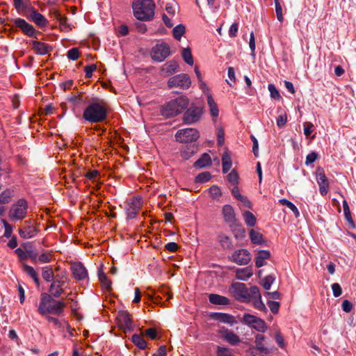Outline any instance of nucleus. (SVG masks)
<instances>
[{"label":"nucleus","mask_w":356,"mask_h":356,"mask_svg":"<svg viewBox=\"0 0 356 356\" xmlns=\"http://www.w3.org/2000/svg\"><path fill=\"white\" fill-rule=\"evenodd\" d=\"M106 104L103 99H92L83 113V118L90 123L102 122L106 119Z\"/></svg>","instance_id":"f257e3e1"},{"label":"nucleus","mask_w":356,"mask_h":356,"mask_svg":"<svg viewBox=\"0 0 356 356\" xmlns=\"http://www.w3.org/2000/svg\"><path fill=\"white\" fill-rule=\"evenodd\" d=\"M65 304L57 300L49 293H42L38 305V313L42 316L47 314L60 315L63 313Z\"/></svg>","instance_id":"f03ea898"},{"label":"nucleus","mask_w":356,"mask_h":356,"mask_svg":"<svg viewBox=\"0 0 356 356\" xmlns=\"http://www.w3.org/2000/svg\"><path fill=\"white\" fill-rule=\"evenodd\" d=\"M155 8L152 0H134L132 3L134 15L140 21H151L155 15Z\"/></svg>","instance_id":"7ed1b4c3"},{"label":"nucleus","mask_w":356,"mask_h":356,"mask_svg":"<svg viewBox=\"0 0 356 356\" xmlns=\"http://www.w3.org/2000/svg\"><path fill=\"white\" fill-rule=\"evenodd\" d=\"M222 215L224 221L229 225L234 236L238 238L243 236L245 229L236 218L234 207L230 204H225L222 208Z\"/></svg>","instance_id":"20e7f679"},{"label":"nucleus","mask_w":356,"mask_h":356,"mask_svg":"<svg viewBox=\"0 0 356 356\" xmlns=\"http://www.w3.org/2000/svg\"><path fill=\"white\" fill-rule=\"evenodd\" d=\"M188 103V97L181 96L164 104L161 108V113L165 118L176 116L186 108Z\"/></svg>","instance_id":"39448f33"},{"label":"nucleus","mask_w":356,"mask_h":356,"mask_svg":"<svg viewBox=\"0 0 356 356\" xmlns=\"http://www.w3.org/2000/svg\"><path fill=\"white\" fill-rule=\"evenodd\" d=\"M27 211L28 202L25 199L21 198L12 204L8 212V216L13 221L19 220L26 216Z\"/></svg>","instance_id":"423d86ee"},{"label":"nucleus","mask_w":356,"mask_h":356,"mask_svg":"<svg viewBox=\"0 0 356 356\" xmlns=\"http://www.w3.org/2000/svg\"><path fill=\"white\" fill-rule=\"evenodd\" d=\"M229 291L237 300L243 302H250V288L248 289L245 284L241 282L232 283Z\"/></svg>","instance_id":"0eeeda50"},{"label":"nucleus","mask_w":356,"mask_h":356,"mask_svg":"<svg viewBox=\"0 0 356 356\" xmlns=\"http://www.w3.org/2000/svg\"><path fill=\"white\" fill-rule=\"evenodd\" d=\"M67 277L65 275H57L54 280L51 282L49 288V295L57 298H59L66 287Z\"/></svg>","instance_id":"6e6552de"},{"label":"nucleus","mask_w":356,"mask_h":356,"mask_svg":"<svg viewBox=\"0 0 356 356\" xmlns=\"http://www.w3.org/2000/svg\"><path fill=\"white\" fill-rule=\"evenodd\" d=\"M241 322L259 332H264L267 330V325L263 319L248 313L244 314Z\"/></svg>","instance_id":"1a4fd4ad"},{"label":"nucleus","mask_w":356,"mask_h":356,"mask_svg":"<svg viewBox=\"0 0 356 356\" xmlns=\"http://www.w3.org/2000/svg\"><path fill=\"white\" fill-rule=\"evenodd\" d=\"M199 137V131L196 129L193 128L179 129L175 134L176 140L182 143L194 142L197 140Z\"/></svg>","instance_id":"9d476101"},{"label":"nucleus","mask_w":356,"mask_h":356,"mask_svg":"<svg viewBox=\"0 0 356 356\" xmlns=\"http://www.w3.org/2000/svg\"><path fill=\"white\" fill-rule=\"evenodd\" d=\"M191 85L190 76L184 73L173 76L168 81V86L170 88H179L181 90H187L190 88Z\"/></svg>","instance_id":"9b49d317"},{"label":"nucleus","mask_w":356,"mask_h":356,"mask_svg":"<svg viewBox=\"0 0 356 356\" xmlns=\"http://www.w3.org/2000/svg\"><path fill=\"white\" fill-rule=\"evenodd\" d=\"M150 54L154 61L162 62L170 56V47L165 42L156 44L152 47Z\"/></svg>","instance_id":"f8f14e48"},{"label":"nucleus","mask_w":356,"mask_h":356,"mask_svg":"<svg viewBox=\"0 0 356 356\" xmlns=\"http://www.w3.org/2000/svg\"><path fill=\"white\" fill-rule=\"evenodd\" d=\"M203 114V108L200 106H191L185 111L183 121L186 124H193L198 122Z\"/></svg>","instance_id":"ddd939ff"},{"label":"nucleus","mask_w":356,"mask_h":356,"mask_svg":"<svg viewBox=\"0 0 356 356\" xmlns=\"http://www.w3.org/2000/svg\"><path fill=\"white\" fill-rule=\"evenodd\" d=\"M143 207L142 198L134 196L129 199L127 202L125 208L127 218L134 219L137 217L138 212Z\"/></svg>","instance_id":"4468645a"},{"label":"nucleus","mask_w":356,"mask_h":356,"mask_svg":"<svg viewBox=\"0 0 356 356\" xmlns=\"http://www.w3.org/2000/svg\"><path fill=\"white\" fill-rule=\"evenodd\" d=\"M232 262L240 266L248 264L251 260V256L249 251L244 248L235 250L229 257Z\"/></svg>","instance_id":"2eb2a0df"},{"label":"nucleus","mask_w":356,"mask_h":356,"mask_svg":"<svg viewBox=\"0 0 356 356\" xmlns=\"http://www.w3.org/2000/svg\"><path fill=\"white\" fill-rule=\"evenodd\" d=\"M220 337L232 346H236L241 342L240 337L232 330L222 327L218 331Z\"/></svg>","instance_id":"dca6fc26"},{"label":"nucleus","mask_w":356,"mask_h":356,"mask_svg":"<svg viewBox=\"0 0 356 356\" xmlns=\"http://www.w3.org/2000/svg\"><path fill=\"white\" fill-rule=\"evenodd\" d=\"M316 181L319 186V193L322 196L327 194L330 184L328 179L322 168H318L316 172Z\"/></svg>","instance_id":"f3484780"},{"label":"nucleus","mask_w":356,"mask_h":356,"mask_svg":"<svg viewBox=\"0 0 356 356\" xmlns=\"http://www.w3.org/2000/svg\"><path fill=\"white\" fill-rule=\"evenodd\" d=\"M119 326L128 331H132L134 325L129 313L127 311H120L117 316Z\"/></svg>","instance_id":"a211bd4d"},{"label":"nucleus","mask_w":356,"mask_h":356,"mask_svg":"<svg viewBox=\"0 0 356 356\" xmlns=\"http://www.w3.org/2000/svg\"><path fill=\"white\" fill-rule=\"evenodd\" d=\"M14 23L17 27L20 29L22 31L29 37L37 38V31L25 19L22 18H17L14 20Z\"/></svg>","instance_id":"6ab92c4d"},{"label":"nucleus","mask_w":356,"mask_h":356,"mask_svg":"<svg viewBox=\"0 0 356 356\" xmlns=\"http://www.w3.org/2000/svg\"><path fill=\"white\" fill-rule=\"evenodd\" d=\"M251 301L256 309L260 311L266 310V307L261 300L259 289L257 286H252L250 287V302Z\"/></svg>","instance_id":"aec40b11"},{"label":"nucleus","mask_w":356,"mask_h":356,"mask_svg":"<svg viewBox=\"0 0 356 356\" xmlns=\"http://www.w3.org/2000/svg\"><path fill=\"white\" fill-rule=\"evenodd\" d=\"M72 275L77 281H82L88 278V273L86 268L81 262H76L71 266Z\"/></svg>","instance_id":"412c9836"},{"label":"nucleus","mask_w":356,"mask_h":356,"mask_svg":"<svg viewBox=\"0 0 356 356\" xmlns=\"http://www.w3.org/2000/svg\"><path fill=\"white\" fill-rule=\"evenodd\" d=\"M29 19L40 28L47 26V19L44 15L40 14L36 9L32 8L29 12Z\"/></svg>","instance_id":"4be33fe9"},{"label":"nucleus","mask_w":356,"mask_h":356,"mask_svg":"<svg viewBox=\"0 0 356 356\" xmlns=\"http://www.w3.org/2000/svg\"><path fill=\"white\" fill-rule=\"evenodd\" d=\"M31 44L33 49L40 55H45L52 51V47L51 45L40 41L33 40Z\"/></svg>","instance_id":"5701e85b"},{"label":"nucleus","mask_w":356,"mask_h":356,"mask_svg":"<svg viewBox=\"0 0 356 356\" xmlns=\"http://www.w3.org/2000/svg\"><path fill=\"white\" fill-rule=\"evenodd\" d=\"M211 316L215 320L218 321L221 323H227L231 326L236 323L234 316L229 314L215 312L212 314Z\"/></svg>","instance_id":"b1692460"},{"label":"nucleus","mask_w":356,"mask_h":356,"mask_svg":"<svg viewBox=\"0 0 356 356\" xmlns=\"http://www.w3.org/2000/svg\"><path fill=\"white\" fill-rule=\"evenodd\" d=\"M179 65L175 60H170L165 63L161 68L163 76H168L178 71Z\"/></svg>","instance_id":"393cba45"},{"label":"nucleus","mask_w":356,"mask_h":356,"mask_svg":"<svg viewBox=\"0 0 356 356\" xmlns=\"http://www.w3.org/2000/svg\"><path fill=\"white\" fill-rule=\"evenodd\" d=\"M22 270L24 273H25L28 276H29L33 280L34 283L35 284V285L37 286H40V280L39 278V275L33 267H32L26 264H22Z\"/></svg>","instance_id":"a878e982"},{"label":"nucleus","mask_w":356,"mask_h":356,"mask_svg":"<svg viewBox=\"0 0 356 356\" xmlns=\"http://www.w3.org/2000/svg\"><path fill=\"white\" fill-rule=\"evenodd\" d=\"M209 300L211 304L218 305H228L230 304L229 298L216 293H211L209 296Z\"/></svg>","instance_id":"bb28decb"},{"label":"nucleus","mask_w":356,"mask_h":356,"mask_svg":"<svg viewBox=\"0 0 356 356\" xmlns=\"http://www.w3.org/2000/svg\"><path fill=\"white\" fill-rule=\"evenodd\" d=\"M217 240L223 250H230L233 248L232 239L223 233L218 235Z\"/></svg>","instance_id":"cd10ccee"},{"label":"nucleus","mask_w":356,"mask_h":356,"mask_svg":"<svg viewBox=\"0 0 356 356\" xmlns=\"http://www.w3.org/2000/svg\"><path fill=\"white\" fill-rule=\"evenodd\" d=\"M253 275L250 267L238 268L236 271V277L237 280L246 281Z\"/></svg>","instance_id":"c85d7f7f"},{"label":"nucleus","mask_w":356,"mask_h":356,"mask_svg":"<svg viewBox=\"0 0 356 356\" xmlns=\"http://www.w3.org/2000/svg\"><path fill=\"white\" fill-rule=\"evenodd\" d=\"M97 275L102 287L106 290L111 289V282L108 279L102 268L98 269Z\"/></svg>","instance_id":"c756f323"},{"label":"nucleus","mask_w":356,"mask_h":356,"mask_svg":"<svg viewBox=\"0 0 356 356\" xmlns=\"http://www.w3.org/2000/svg\"><path fill=\"white\" fill-rule=\"evenodd\" d=\"M211 164V159L209 154L204 153L197 159L193 166L197 168H203L209 166Z\"/></svg>","instance_id":"7c9ffc66"},{"label":"nucleus","mask_w":356,"mask_h":356,"mask_svg":"<svg viewBox=\"0 0 356 356\" xmlns=\"http://www.w3.org/2000/svg\"><path fill=\"white\" fill-rule=\"evenodd\" d=\"M270 253L268 250H260L255 259V266L260 268L266 264L265 260L268 259Z\"/></svg>","instance_id":"2f4dec72"},{"label":"nucleus","mask_w":356,"mask_h":356,"mask_svg":"<svg viewBox=\"0 0 356 356\" xmlns=\"http://www.w3.org/2000/svg\"><path fill=\"white\" fill-rule=\"evenodd\" d=\"M222 170L224 174L229 172V170L232 168V161L231 156L228 152H225L222 156Z\"/></svg>","instance_id":"473e14b6"},{"label":"nucleus","mask_w":356,"mask_h":356,"mask_svg":"<svg viewBox=\"0 0 356 356\" xmlns=\"http://www.w3.org/2000/svg\"><path fill=\"white\" fill-rule=\"evenodd\" d=\"M207 99L211 115L213 118H217L219 115L218 106L214 101L212 95H208Z\"/></svg>","instance_id":"72a5a7b5"},{"label":"nucleus","mask_w":356,"mask_h":356,"mask_svg":"<svg viewBox=\"0 0 356 356\" xmlns=\"http://www.w3.org/2000/svg\"><path fill=\"white\" fill-rule=\"evenodd\" d=\"M42 277L46 282H51L56 277L53 269L49 266H43L41 268Z\"/></svg>","instance_id":"f704fd0d"},{"label":"nucleus","mask_w":356,"mask_h":356,"mask_svg":"<svg viewBox=\"0 0 356 356\" xmlns=\"http://www.w3.org/2000/svg\"><path fill=\"white\" fill-rule=\"evenodd\" d=\"M243 220L247 226L250 227H254L257 223L255 216L249 211H245L242 213Z\"/></svg>","instance_id":"c9c22d12"},{"label":"nucleus","mask_w":356,"mask_h":356,"mask_svg":"<svg viewBox=\"0 0 356 356\" xmlns=\"http://www.w3.org/2000/svg\"><path fill=\"white\" fill-rule=\"evenodd\" d=\"M37 233V230L31 226L25 227L19 229V234L23 238H30L33 237Z\"/></svg>","instance_id":"e433bc0d"},{"label":"nucleus","mask_w":356,"mask_h":356,"mask_svg":"<svg viewBox=\"0 0 356 356\" xmlns=\"http://www.w3.org/2000/svg\"><path fill=\"white\" fill-rule=\"evenodd\" d=\"M251 242L257 245H262L264 243V240L261 234L258 232L251 229L249 233Z\"/></svg>","instance_id":"4c0bfd02"},{"label":"nucleus","mask_w":356,"mask_h":356,"mask_svg":"<svg viewBox=\"0 0 356 356\" xmlns=\"http://www.w3.org/2000/svg\"><path fill=\"white\" fill-rule=\"evenodd\" d=\"M131 341L140 350H145L147 347V342L138 334H134L131 337Z\"/></svg>","instance_id":"58836bf2"},{"label":"nucleus","mask_w":356,"mask_h":356,"mask_svg":"<svg viewBox=\"0 0 356 356\" xmlns=\"http://www.w3.org/2000/svg\"><path fill=\"white\" fill-rule=\"evenodd\" d=\"M343 209L345 219L348 222V224L353 227L355 226L354 221L351 216L348 204L346 200L343 201Z\"/></svg>","instance_id":"ea45409f"},{"label":"nucleus","mask_w":356,"mask_h":356,"mask_svg":"<svg viewBox=\"0 0 356 356\" xmlns=\"http://www.w3.org/2000/svg\"><path fill=\"white\" fill-rule=\"evenodd\" d=\"M282 205L287 207L293 213L294 216L297 218L300 216V212L297 207L291 201L283 198L279 200Z\"/></svg>","instance_id":"a19ab883"},{"label":"nucleus","mask_w":356,"mask_h":356,"mask_svg":"<svg viewBox=\"0 0 356 356\" xmlns=\"http://www.w3.org/2000/svg\"><path fill=\"white\" fill-rule=\"evenodd\" d=\"M13 4L19 13L26 11L29 8L28 0H13Z\"/></svg>","instance_id":"79ce46f5"},{"label":"nucleus","mask_w":356,"mask_h":356,"mask_svg":"<svg viewBox=\"0 0 356 356\" xmlns=\"http://www.w3.org/2000/svg\"><path fill=\"white\" fill-rule=\"evenodd\" d=\"M13 196V191L6 189L0 193V204H5L10 202L11 197Z\"/></svg>","instance_id":"37998d69"},{"label":"nucleus","mask_w":356,"mask_h":356,"mask_svg":"<svg viewBox=\"0 0 356 356\" xmlns=\"http://www.w3.org/2000/svg\"><path fill=\"white\" fill-rule=\"evenodd\" d=\"M195 147L193 145L187 146L181 151V156L184 160L189 159L195 153Z\"/></svg>","instance_id":"c03bdc74"},{"label":"nucleus","mask_w":356,"mask_h":356,"mask_svg":"<svg viewBox=\"0 0 356 356\" xmlns=\"http://www.w3.org/2000/svg\"><path fill=\"white\" fill-rule=\"evenodd\" d=\"M181 56L186 63H187L189 65H193V58L192 56L191 51L189 48L183 49Z\"/></svg>","instance_id":"a18cd8bd"},{"label":"nucleus","mask_w":356,"mask_h":356,"mask_svg":"<svg viewBox=\"0 0 356 356\" xmlns=\"http://www.w3.org/2000/svg\"><path fill=\"white\" fill-rule=\"evenodd\" d=\"M185 31V26L181 24H178L176 26H175L172 30L173 36L176 40H180L181 36L184 34Z\"/></svg>","instance_id":"49530a36"},{"label":"nucleus","mask_w":356,"mask_h":356,"mask_svg":"<svg viewBox=\"0 0 356 356\" xmlns=\"http://www.w3.org/2000/svg\"><path fill=\"white\" fill-rule=\"evenodd\" d=\"M275 277L273 275H268L262 280V286L265 290H269L275 282Z\"/></svg>","instance_id":"de8ad7c7"},{"label":"nucleus","mask_w":356,"mask_h":356,"mask_svg":"<svg viewBox=\"0 0 356 356\" xmlns=\"http://www.w3.org/2000/svg\"><path fill=\"white\" fill-rule=\"evenodd\" d=\"M211 178V175L209 172H203L195 177L196 183H205L209 181Z\"/></svg>","instance_id":"09e8293b"},{"label":"nucleus","mask_w":356,"mask_h":356,"mask_svg":"<svg viewBox=\"0 0 356 356\" xmlns=\"http://www.w3.org/2000/svg\"><path fill=\"white\" fill-rule=\"evenodd\" d=\"M268 89L270 92V96L272 99L275 100H279L281 99V95L274 84H268Z\"/></svg>","instance_id":"8fccbe9b"},{"label":"nucleus","mask_w":356,"mask_h":356,"mask_svg":"<svg viewBox=\"0 0 356 356\" xmlns=\"http://www.w3.org/2000/svg\"><path fill=\"white\" fill-rule=\"evenodd\" d=\"M216 356H235L231 350L227 347L218 346L216 348Z\"/></svg>","instance_id":"3c124183"},{"label":"nucleus","mask_w":356,"mask_h":356,"mask_svg":"<svg viewBox=\"0 0 356 356\" xmlns=\"http://www.w3.org/2000/svg\"><path fill=\"white\" fill-rule=\"evenodd\" d=\"M51 260V254L50 252H43L38 254V261L41 264L49 263Z\"/></svg>","instance_id":"603ef678"},{"label":"nucleus","mask_w":356,"mask_h":356,"mask_svg":"<svg viewBox=\"0 0 356 356\" xmlns=\"http://www.w3.org/2000/svg\"><path fill=\"white\" fill-rule=\"evenodd\" d=\"M264 338V336L262 334H257L255 337V343L257 348L261 352H264L266 350L264 345L263 344Z\"/></svg>","instance_id":"864d4df0"},{"label":"nucleus","mask_w":356,"mask_h":356,"mask_svg":"<svg viewBox=\"0 0 356 356\" xmlns=\"http://www.w3.org/2000/svg\"><path fill=\"white\" fill-rule=\"evenodd\" d=\"M227 180L230 184H232L234 186H237L238 175L236 170H233L228 174Z\"/></svg>","instance_id":"5fc2aeb1"},{"label":"nucleus","mask_w":356,"mask_h":356,"mask_svg":"<svg viewBox=\"0 0 356 356\" xmlns=\"http://www.w3.org/2000/svg\"><path fill=\"white\" fill-rule=\"evenodd\" d=\"M274 1H275V13H276L277 18L280 22H282L284 19L283 15H282V6H281L279 0H274Z\"/></svg>","instance_id":"6e6d98bb"},{"label":"nucleus","mask_w":356,"mask_h":356,"mask_svg":"<svg viewBox=\"0 0 356 356\" xmlns=\"http://www.w3.org/2000/svg\"><path fill=\"white\" fill-rule=\"evenodd\" d=\"M318 156V154L315 152H311L310 153H309L306 156L305 163V165L308 166L314 163L315 161L317 159Z\"/></svg>","instance_id":"4d7b16f0"},{"label":"nucleus","mask_w":356,"mask_h":356,"mask_svg":"<svg viewBox=\"0 0 356 356\" xmlns=\"http://www.w3.org/2000/svg\"><path fill=\"white\" fill-rule=\"evenodd\" d=\"M79 57V51L77 48H72L67 51V58L72 60H76Z\"/></svg>","instance_id":"13d9d810"},{"label":"nucleus","mask_w":356,"mask_h":356,"mask_svg":"<svg viewBox=\"0 0 356 356\" xmlns=\"http://www.w3.org/2000/svg\"><path fill=\"white\" fill-rule=\"evenodd\" d=\"M38 252L33 249H27V259L29 258L33 263L38 262Z\"/></svg>","instance_id":"bf43d9fd"},{"label":"nucleus","mask_w":356,"mask_h":356,"mask_svg":"<svg viewBox=\"0 0 356 356\" xmlns=\"http://www.w3.org/2000/svg\"><path fill=\"white\" fill-rule=\"evenodd\" d=\"M209 193L213 198H218L221 196V191L217 186H212L210 187Z\"/></svg>","instance_id":"052dcab7"},{"label":"nucleus","mask_w":356,"mask_h":356,"mask_svg":"<svg viewBox=\"0 0 356 356\" xmlns=\"http://www.w3.org/2000/svg\"><path fill=\"white\" fill-rule=\"evenodd\" d=\"M267 305L272 313L277 314L280 308V303L278 302L269 300Z\"/></svg>","instance_id":"680f3d73"},{"label":"nucleus","mask_w":356,"mask_h":356,"mask_svg":"<svg viewBox=\"0 0 356 356\" xmlns=\"http://www.w3.org/2000/svg\"><path fill=\"white\" fill-rule=\"evenodd\" d=\"M331 288H332V290L333 296L335 298H337V297H339V296H340L341 295L342 289H341V287L339 285V284L334 283V284H332Z\"/></svg>","instance_id":"e2e57ef3"},{"label":"nucleus","mask_w":356,"mask_h":356,"mask_svg":"<svg viewBox=\"0 0 356 356\" xmlns=\"http://www.w3.org/2000/svg\"><path fill=\"white\" fill-rule=\"evenodd\" d=\"M287 122V115L284 113L280 115L277 118V126L280 128L283 127Z\"/></svg>","instance_id":"0e129e2a"},{"label":"nucleus","mask_w":356,"mask_h":356,"mask_svg":"<svg viewBox=\"0 0 356 356\" xmlns=\"http://www.w3.org/2000/svg\"><path fill=\"white\" fill-rule=\"evenodd\" d=\"M314 125L311 122L304 123V134L306 137H309L313 131Z\"/></svg>","instance_id":"69168bd1"},{"label":"nucleus","mask_w":356,"mask_h":356,"mask_svg":"<svg viewBox=\"0 0 356 356\" xmlns=\"http://www.w3.org/2000/svg\"><path fill=\"white\" fill-rule=\"evenodd\" d=\"M96 65L93 64L86 65L84 69L86 77L90 78L92 76V72L96 70Z\"/></svg>","instance_id":"338daca9"},{"label":"nucleus","mask_w":356,"mask_h":356,"mask_svg":"<svg viewBox=\"0 0 356 356\" xmlns=\"http://www.w3.org/2000/svg\"><path fill=\"white\" fill-rule=\"evenodd\" d=\"M353 304L348 300H344L342 302L341 307L343 312L348 313L353 309Z\"/></svg>","instance_id":"774afa93"}]
</instances>
